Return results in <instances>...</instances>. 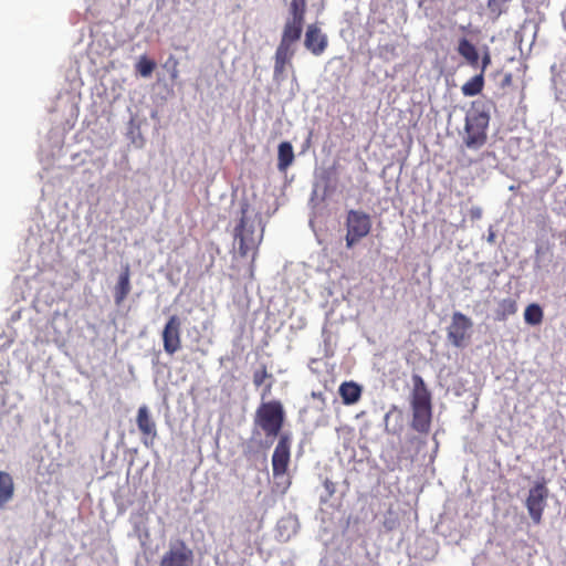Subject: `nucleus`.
<instances>
[{
    "instance_id": "34",
    "label": "nucleus",
    "mask_w": 566,
    "mask_h": 566,
    "mask_svg": "<svg viewBox=\"0 0 566 566\" xmlns=\"http://www.w3.org/2000/svg\"><path fill=\"white\" fill-rule=\"evenodd\" d=\"M469 213L472 220H478L482 217V209L480 207H473L470 209Z\"/></svg>"
},
{
    "instance_id": "23",
    "label": "nucleus",
    "mask_w": 566,
    "mask_h": 566,
    "mask_svg": "<svg viewBox=\"0 0 566 566\" xmlns=\"http://www.w3.org/2000/svg\"><path fill=\"white\" fill-rule=\"evenodd\" d=\"M291 437L290 434H281L279 442L272 455V460H290Z\"/></svg>"
},
{
    "instance_id": "18",
    "label": "nucleus",
    "mask_w": 566,
    "mask_h": 566,
    "mask_svg": "<svg viewBox=\"0 0 566 566\" xmlns=\"http://www.w3.org/2000/svg\"><path fill=\"white\" fill-rule=\"evenodd\" d=\"M130 292L129 268L126 266L119 274L114 289V300L116 305H120Z\"/></svg>"
},
{
    "instance_id": "8",
    "label": "nucleus",
    "mask_w": 566,
    "mask_h": 566,
    "mask_svg": "<svg viewBox=\"0 0 566 566\" xmlns=\"http://www.w3.org/2000/svg\"><path fill=\"white\" fill-rule=\"evenodd\" d=\"M472 328V321L461 312H454L451 317V323L447 328V336L449 342L454 347H463L470 337V329Z\"/></svg>"
},
{
    "instance_id": "19",
    "label": "nucleus",
    "mask_w": 566,
    "mask_h": 566,
    "mask_svg": "<svg viewBox=\"0 0 566 566\" xmlns=\"http://www.w3.org/2000/svg\"><path fill=\"white\" fill-rule=\"evenodd\" d=\"M344 405H354L361 397V387L355 381H344L338 389Z\"/></svg>"
},
{
    "instance_id": "5",
    "label": "nucleus",
    "mask_w": 566,
    "mask_h": 566,
    "mask_svg": "<svg viewBox=\"0 0 566 566\" xmlns=\"http://www.w3.org/2000/svg\"><path fill=\"white\" fill-rule=\"evenodd\" d=\"M346 247L352 248L367 237L371 230V218L361 210L352 209L346 216Z\"/></svg>"
},
{
    "instance_id": "2",
    "label": "nucleus",
    "mask_w": 566,
    "mask_h": 566,
    "mask_svg": "<svg viewBox=\"0 0 566 566\" xmlns=\"http://www.w3.org/2000/svg\"><path fill=\"white\" fill-rule=\"evenodd\" d=\"M285 421V412L281 401L262 402L254 416V423L266 438H275L281 432Z\"/></svg>"
},
{
    "instance_id": "31",
    "label": "nucleus",
    "mask_w": 566,
    "mask_h": 566,
    "mask_svg": "<svg viewBox=\"0 0 566 566\" xmlns=\"http://www.w3.org/2000/svg\"><path fill=\"white\" fill-rule=\"evenodd\" d=\"M490 64H491V54H490L489 50L486 49L481 56V72L480 73H482L484 75V73Z\"/></svg>"
},
{
    "instance_id": "12",
    "label": "nucleus",
    "mask_w": 566,
    "mask_h": 566,
    "mask_svg": "<svg viewBox=\"0 0 566 566\" xmlns=\"http://www.w3.org/2000/svg\"><path fill=\"white\" fill-rule=\"evenodd\" d=\"M304 21L287 19L283 27L280 44L293 48V44L301 39Z\"/></svg>"
},
{
    "instance_id": "24",
    "label": "nucleus",
    "mask_w": 566,
    "mask_h": 566,
    "mask_svg": "<svg viewBox=\"0 0 566 566\" xmlns=\"http://www.w3.org/2000/svg\"><path fill=\"white\" fill-rule=\"evenodd\" d=\"M517 311L516 302L512 298L502 300L496 308V319L505 321L509 316L514 315Z\"/></svg>"
},
{
    "instance_id": "32",
    "label": "nucleus",
    "mask_w": 566,
    "mask_h": 566,
    "mask_svg": "<svg viewBox=\"0 0 566 566\" xmlns=\"http://www.w3.org/2000/svg\"><path fill=\"white\" fill-rule=\"evenodd\" d=\"M169 63L172 64L170 77L171 80H176L178 77V61L174 56H170L166 62V65H168Z\"/></svg>"
},
{
    "instance_id": "10",
    "label": "nucleus",
    "mask_w": 566,
    "mask_h": 566,
    "mask_svg": "<svg viewBox=\"0 0 566 566\" xmlns=\"http://www.w3.org/2000/svg\"><path fill=\"white\" fill-rule=\"evenodd\" d=\"M304 46L315 56L322 55L327 49L328 38L316 23L307 25Z\"/></svg>"
},
{
    "instance_id": "14",
    "label": "nucleus",
    "mask_w": 566,
    "mask_h": 566,
    "mask_svg": "<svg viewBox=\"0 0 566 566\" xmlns=\"http://www.w3.org/2000/svg\"><path fill=\"white\" fill-rule=\"evenodd\" d=\"M385 428L388 433L400 434L405 428V416L400 408L391 406L385 415Z\"/></svg>"
},
{
    "instance_id": "21",
    "label": "nucleus",
    "mask_w": 566,
    "mask_h": 566,
    "mask_svg": "<svg viewBox=\"0 0 566 566\" xmlns=\"http://www.w3.org/2000/svg\"><path fill=\"white\" fill-rule=\"evenodd\" d=\"M294 160V151L291 143L282 142L277 149V168L285 171Z\"/></svg>"
},
{
    "instance_id": "7",
    "label": "nucleus",
    "mask_w": 566,
    "mask_h": 566,
    "mask_svg": "<svg viewBox=\"0 0 566 566\" xmlns=\"http://www.w3.org/2000/svg\"><path fill=\"white\" fill-rule=\"evenodd\" d=\"M195 555L184 539L169 542L168 549L161 556L159 566H193Z\"/></svg>"
},
{
    "instance_id": "16",
    "label": "nucleus",
    "mask_w": 566,
    "mask_h": 566,
    "mask_svg": "<svg viewBox=\"0 0 566 566\" xmlns=\"http://www.w3.org/2000/svg\"><path fill=\"white\" fill-rule=\"evenodd\" d=\"M253 385L259 388L264 386L263 391L261 394V398L264 399L266 396L271 394L273 386V375L268 371L266 365H261L258 369L253 371Z\"/></svg>"
},
{
    "instance_id": "22",
    "label": "nucleus",
    "mask_w": 566,
    "mask_h": 566,
    "mask_svg": "<svg viewBox=\"0 0 566 566\" xmlns=\"http://www.w3.org/2000/svg\"><path fill=\"white\" fill-rule=\"evenodd\" d=\"M484 87V75L482 73H479L471 77L468 82H465L462 87L461 92L464 96H475L482 92Z\"/></svg>"
},
{
    "instance_id": "33",
    "label": "nucleus",
    "mask_w": 566,
    "mask_h": 566,
    "mask_svg": "<svg viewBox=\"0 0 566 566\" xmlns=\"http://www.w3.org/2000/svg\"><path fill=\"white\" fill-rule=\"evenodd\" d=\"M513 84V75L512 73H505L501 83H500V87L501 88H506L509 86H511Z\"/></svg>"
},
{
    "instance_id": "29",
    "label": "nucleus",
    "mask_w": 566,
    "mask_h": 566,
    "mask_svg": "<svg viewBox=\"0 0 566 566\" xmlns=\"http://www.w3.org/2000/svg\"><path fill=\"white\" fill-rule=\"evenodd\" d=\"M336 485L329 479H325L323 482V492L319 494V503L326 504L329 499L334 495Z\"/></svg>"
},
{
    "instance_id": "6",
    "label": "nucleus",
    "mask_w": 566,
    "mask_h": 566,
    "mask_svg": "<svg viewBox=\"0 0 566 566\" xmlns=\"http://www.w3.org/2000/svg\"><path fill=\"white\" fill-rule=\"evenodd\" d=\"M548 494L549 491L546 486V480L544 478L536 480L534 485L528 490L525 506L532 521L535 524H538L542 521V515L546 506Z\"/></svg>"
},
{
    "instance_id": "30",
    "label": "nucleus",
    "mask_w": 566,
    "mask_h": 566,
    "mask_svg": "<svg viewBox=\"0 0 566 566\" xmlns=\"http://www.w3.org/2000/svg\"><path fill=\"white\" fill-rule=\"evenodd\" d=\"M287 464H289V462H272L273 475L289 474L287 473Z\"/></svg>"
},
{
    "instance_id": "28",
    "label": "nucleus",
    "mask_w": 566,
    "mask_h": 566,
    "mask_svg": "<svg viewBox=\"0 0 566 566\" xmlns=\"http://www.w3.org/2000/svg\"><path fill=\"white\" fill-rule=\"evenodd\" d=\"M273 490L276 493L284 494L291 484L289 474L272 475Z\"/></svg>"
},
{
    "instance_id": "13",
    "label": "nucleus",
    "mask_w": 566,
    "mask_h": 566,
    "mask_svg": "<svg viewBox=\"0 0 566 566\" xmlns=\"http://www.w3.org/2000/svg\"><path fill=\"white\" fill-rule=\"evenodd\" d=\"M294 55V49L279 44L274 54V76L281 77L285 73L286 66L291 64Z\"/></svg>"
},
{
    "instance_id": "17",
    "label": "nucleus",
    "mask_w": 566,
    "mask_h": 566,
    "mask_svg": "<svg viewBox=\"0 0 566 566\" xmlns=\"http://www.w3.org/2000/svg\"><path fill=\"white\" fill-rule=\"evenodd\" d=\"M14 482L8 472L0 471V511L13 499Z\"/></svg>"
},
{
    "instance_id": "25",
    "label": "nucleus",
    "mask_w": 566,
    "mask_h": 566,
    "mask_svg": "<svg viewBox=\"0 0 566 566\" xmlns=\"http://www.w3.org/2000/svg\"><path fill=\"white\" fill-rule=\"evenodd\" d=\"M136 72L143 77H149L156 69L155 61L142 55L135 65Z\"/></svg>"
},
{
    "instance_id": "3",
    "label": "nucleus",
    "mask_w": 566,
    "mask_h": 566,
    "mask_svg": "<svg viewBox=\"0 0 566 566\" xmlns=\"http://www.w3.org/2000/svg\"><path fill=\"white\" fill-rule=\"evenodd\" d=\"M250 205L244 201L240 208V220L234 228V239L239 241V254L247 256L249 252L255 250L262 239V230L256 231L254 221L248 218Z\"/></svg>"
},
{
    "instance_id": "15",
    "label": "nucleus",
    "mask_w": 566,
    "mask_h": 566,
    "mask_svg": "<svg viewBox=\"0 0 566 566\" xmlns=\"http://www.w3.org/2000/svg\"><path fill=\"white\" fill-rule=\"evenodd\" d=\"M298 528V521L294 516L282 517L276 524V538L280 542H287L294 536Z\"/></svg>"
},
{
    "instance_id": "26",
    "label": "nucleus",
    "mask_w": 566,
    "mask_h": 566,
    "mask_svg": "<svg viewBox=\"0 0 566 566\" xmlns=\"http://www.w3.org/2000/svg\"><path fill=\"white\" fill-rule=\"evenodd\" d=\"M524 319L531 325H537L543 321V311L537 304H530L524 312Z\"/></svg>"
},
{
    "instance_id": "9",
    "label": "nucleus",
    "mask_w": 566,
    "mask_h": 566,
    "mask_svg": "<svg viewBox=\"0 0 566 566\" xmlns=\"http://www.w3.org/2000/svg\"><path fill=\"white\" fill-rule=\"evenodd\" d=\"M164 350L174 355L181 348V321L177 315H171L164 326L163 333Z\"/></svg>"
},
{
    "instance_id": "4",
    "label": "nucleus",
    "mask_w": 566,
    "mask_h": 566,
    "mask_svg": "<svg viewBox=\"0 0 566 566\" xmlns=\"http://www.w3.org/2000/svg\"><path fill=\"white\" fill-rule=\"evenodd\" d=\"M490 123V115L483 109L472 108L465 116L464 144L467 147L478 149L486 142V130Z\"/></svg>"
},
{
    "instance_id": "20",
    "label": "nucleus",
    "mask_w": 566,
    "mask_h": 566,
    "mask_svg": "<svg viewBox=\"0 0 566 566\" xmlns=\"http://www.w3.org/2000/svg\"><path fill=\"white\" fill-rule=\"evenodd\" d=\"M457 51L470 66L475 67L478 65L480 57L478 49L467 38L459 40Z\"/></svg>"
},
{
    "instance_id": "27",
    "label": "nucleus",
    "mask_w": 566,
    "mask_h": 566,
    "mask_svg": "<svg viewBox=\"0 0 566 566\" xmlns=\"http://www.w3.org/2000/svg\"><path fill=\"white\" fill-rule=\"evenodd\" d=\"M289 12V19L305 21L306 0H292L290 3Z\"/></svg>"
},
{
    "instance_id": "11",
    "label": "nucleus",
    "mask_w": 566,
    "mask_h": 566,
    "mask_svg": "<svg viewBox=\"0 0 566 566\" xmlns=\"http://www.w3.org/2000/svg\"><path fill=\"white\" fill-rule=\"evenodd\" d=\"M136 423L145 441H153L157 437L156 422L147 406L143 405L138 408Z\"/></svg>"
},
{
    "instance_id": "35",
    "label": "nucleus",
    "mask_w": 566,
    "mask_h": 566,
    "mask_svg": "<svg viewBox=\"0 0 566 566\" xmlns=\"http://www.w3.org/2000/svg\"><path fill=\"white\" fill-rule=\"evenodd\" d=\"M494 241H495V233L492 230H490L489 235H488V242L493 243Z\"/></svg>"
},
{
    "instance_id": "1",
    "label": "nucleus",
    "mask_w": 566,
    "mask_h": 566,
    "mask_svg": "<svg viewBox=\"0 0 566 566\" xmlns=\"http://www.w3.org/2000/svg\"><path fill=\"white\" fill-rule=\"evenodd\" d=\"M410 408L411 428L418 433L428 434L432 422V396L423 378L418 374L412 375Z\"/></svg>"
}]
</instances>
